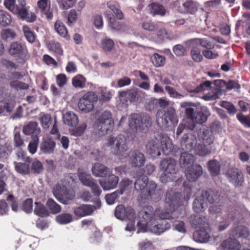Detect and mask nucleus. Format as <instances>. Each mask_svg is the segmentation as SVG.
I'll return each instance as SVG.
<instances>
[{"instance_id": "9b49d317", "label": "nucleus", "mask_w": 250, "mask_h": 250, "mask_svg": "<svg viewBox=\"0 0 250 250\" xmlns=\"http://www.w3.org/2000/svg\"><path fill=\"white\" fill-rule=\"evenodd\" d=\"M98 98L93 92H88L84 94L79 100L78 108L84 113L91 111L94 108V104Z\"/></svg>"}, {"instance_id": "e2e57ef3", "label": "nucleus", "mask_w": 250, "mask_h": 250, "mask_svg": "<svg viewBox=\"0 0 250 250\" xmlns=\"http://www.w3.org/2000/svg\"><path fill=\"white\" fill-rule=\"evenodd\" d=\"M15 2L16 0H4L3 4L7 9L15 13L18 12V8L15 6Z\"/></svg>"}, {"instance_id": "72a5a7b5", "label": "nucleus", "mask_w": 250, "mask_h": 250, "mask_svg": "<svg viewBox=\"0 0 250 250\" xmlns=\"http://www.w3.org/2000/svg\"><path fill=\"white\" fill-rule=\"evenodd\" d=\"M143 93L142 91L138 89L132 88L126 91L119 92V94L122 98L127 97L128 100L132 101L138 99Z\"/></svg>"}, {"instance_id": "774afa93", "label": "nucleus", "mask_w": 250, "mask_h": 250, "mask_svg": "<svg viewBox=\"0 0 250 250\" xmlns=\"http://www.w3.org/2000/svg\"><path fill=\"white\" fill-rule=\"evenodd\" d=\"M220 105L226 108L229 114H234L236 112V108L234 105L229 102L223 101Z\"/></svg>"}, {"instance_id": "1a4fd4ad", "label": "nucleus", "mask_w": 250, "mask_h": 250, "mask_svg": "<svg viewBox=\"0 0 250 250\" xmlns=\"http://www.w3.org/2000/svg\"><path fill=\"white\" fill-rule=\"evenodd\" d=\"M53 194L59 201L65 205L68 204L75 197L74 190L66 189L61 183H58L54 188Z\"/></svg>"}, {"instance_id": "dca6fc26", "label": "nucleus", "mask_w": 250, "mask_h": 250, "mask_svg": "<svg viewBox=\"0 0 250 250\" xmlns=\"http://www.w3.org/2000/svg\"><path fill=\"white\" fill-rule=\"evenodd\" d=\"M104 14L107 18L108 26L111 30L121 32L128 31V26L125 23L117 21L113 14L107 11L105 12Z\"/></svg>"}, {"instance_id": "69168bd1", "label": "nucleus", "mask_w": 250, "mask_h": 250, "mask_svg": "<svg viewBox=\"0 0 250 250\" xmlns=\"http://www.w3.org/2000/svg\"><path fill=\"white\" fill-rule=\"evenodd\" d=\"M142 27L145 30L153 31L159 27L158 24L153 22L145 21L142 23Z\"/></svg>"}, {"instance_id": "a18cd8bd", "label": "nucleus", "mask_w": 250, "mask_h": 250, "mask_svg": "<svg viewBox=\"0 0 250 250\" xmlns=\"http://www.w3.org/2000/svg\"><path fill=\"white\" fill-rule=\"evenodd\" d=\"M46 206L52 214H57L61 211V206L52 199H49L47 201Z\"/></svg>"}, {"instance_id": "f03ea898", "label": "nucleus", "mask_w": 250, "mask_h": 250, "mask_svg": "<svg viewBox=\"0 0 250 250\" xmlns=\"http://www.w3.org/2000/svg\"><path fill=\"white\" fill-rule=\"evenodd\" d=\"M106 145L111 147L112 153L119 159L124 160L128 156V163L132 167H142L146 162L144 155L140 151L134 150L128 153L126 140L122 134L116 137L110 136L107 139Z\"/></svg>"}, {"instance_id": "cd10ccee", "label": "nucleus", "mask_w": 250, "mask_h": 250, "mask_svg": "<svg viewBox=\"0 0 250 250\" xmlns=\"http://www.w3.org/2000/svg\"><path fill=\"white\" fill-rule=\"evenodd\" d=\"M194 162V156L187 152L182 153L181 155L179 163L181 167L188 168L192 166Z\"/></svg>"}, {"instance_id": "338daca9", "label": "nucleus", "mask_w": 250, "mask_h": 250, "mask_svg": "<svg viewBox=\"0 0 250 250\" xmlns=\"http://www.w3.org/2000/svg\"><path fill=\"white\" fill-rule=\"evenodd\" d=\"M10 85L17 89H27L29 87L27 84L17 80L12 81L10 83Z\"/></svg>"}, {"instance_id": "a211bd4d", "label": "nucleus", "mask_w": 250, "mask_h": 250, "mask_svg": "<svg viewBox=\"0 0 250 250\" xmlns=\"http://www.w3.org/2000/svg\"><path fill=\"white\" fill-rule=\"evenodd\" d=\"M146 148L147 152L154 158L159 156L161 154L160 142L159 140L156 137L149 139Z\"/></svg>"}, {"instance_id": "58836bf2", "label": "nucleus", "mask_w": 250, "mask_h": 250, "mask_svg": "<svg viewBox=\"0 0 250 250\" xmlns=\"http://www.w3.org/2000/svg\"><path fill=\"white\" fill-rule=\"evenodd\" d=\"M34 211L35 214L41 217L48 216L49 215V212L45 207L42 204L38 202L35 203Z\"/></svg>"}, {"instance_id": "79ce46f5", "label": "nucleus", "mask_w": 250, "mask_h": 250, "mask_svg": "<svg viewBox=\"0 0 250 250\" xmlns=\"http://www.w3.org/2000/svg\"><path fill=\"white\" fill-rule=\"evenodd\" d=\"M16 171L21 174H27L29 173L30 169L29 165L25 163L14 162Z\"/></svg>"}, {"instance_id": "4d7b16f0", "label": "nucleus", "mask_w": 250, "mask_h": 250, "mask_svg": "<svg viewBox=\"0 0 250 250\" xmlns=\"http://www.w3.org/2000/svg\"><path fill=\"white\" fill-rule=\"evenodd\" d=\"M165 89L167 92L169 96L172 98L180 99L184 97V95L179 93L174 88L171 86L167 85Z\"/></svg>"}, {"instance_id": "5fc2aeb1", "label": "nucleus", "mask_w": 250, "mask_h": 250, "mask_svg": "<svg viewBox=\"0 0 250 250\" xmlns=\"http://www.w3.org/2000/svg\"><path fill=\"white\" fill-rule=\"evenodd\" d=\"M151 13L153 15H160L163 16L165 14L166 11L164 7L157 3H152L151 5Z\"/></svg>"}, {"instance_id": "3c124183", "label": "nucleus", "mask_w": 250, "mask_h": 250, "mask_svg": "<svg viewBox=\"0 0 250 250\" xmlns=\"http://www.w3.org/2000/svg\"><path fill=\"white\" fill-rule=\"evenodd\" d=\"M197 154L201 156H205L210 153L211 150L207 146H204L203 144L196 146L194 148Z\"/></svg>"}, {"instance_id": "864d4df0", "label": "nucleus", "mask_w": 250, "mask_h": 250, "mask_svg": "<svg viewBox=\"0 0 250 250\" xmlns=\"http://www.w3.org/2000/svg\"><path fill=\"white\" fill-rule=\"evenodd\" d=\"M121 195L118 190L112 193L106 194L105 196V199L107 204L108 205L114 204Z\"/></svg>"}, {"instance_id": "37998d69", "label": "nucleus", "mask_w": 250, "mask_h": 250, "mask_svg": "<svg viewBox=\"0 0 250 250\" xmlns=\"http://www.w3.org/2000/svg\"><path fill=\"white\" fill-rule=\"evenodd\" d=\"M11 22L12 18L10 14L4 10H0V25L6 26L10 24Z\"/></svg>"}, {"instance_id": "c9c22d12", "label": "nucleus", "mask_w": 250, "mask_h": 250, "mask_svg": "<svg viewBox=\"0 0 250 250\" xmlns=\"http://www.w3.org/2000/svg\"><path fill=\"white\" fill-rule=\"evenodd\" d=\"M149 182L147 177L145 175H141L137 178L134 183L135 189L141 192L146 190L145 188H146L147 184Z\"/></svg>"}, {"instance_id": "bb28decb", "label": "nucleus", "mask_w": 250, "mask_h": 250, "mask_svg": "<svg viewBox=\"0 0 250 250\" xmlns=\"http://www.w3.org/2000/svg\"><path fill=\"white\" fill-rule=\"evenodd\" d=\"M160 146L161 151L166 155L169 154L173 149V145L172 140L167 135H163L161 137Z\"/></svg>"}, {"instance_id": "4468645a", "label": "nucleus", "mask_w": 250, "mask_h": 250, "mask_svg": "<svg viewBox=\"0 0 250 250\" xmlns=\"http://www.w3.org/2000/svg\"><path fill=\"white\" fill-rule=\"evenodd\" d=\"M9 52L12 55H16L20 63L25 62L29 58L27 49L18 42H14L11 44Z\"/></svg>"}, {"instance_id": "a878e982", "label": "nucleus", "mask_w": 250, "mask_h": 250, "mask_svg": "<svg viewBox=\"0 0 250 250\" xmlns=\"http://www.w3.org/2000/svg\"><path fill=\"white\" fill-rule=\"evenodd\" d=\"M199 139L204 146H208L214 141L212 131L209 129H203L199 134Z\"/></svg>"}, {"instance_id": "4c0bfd02", "label": "nucleus", "mask_w": 250, "mask_h": 250, "mask_svg": "<svg viewBox=\"0 0 250 250\" xmlns=\"http://www.w3.org/2000/svg\"><path fill=\"white\" fill-rule=\"evenodd\" d=\"M56 220L61 225H66L73 221V216L69 213H62L56 217Z\"/></svg>"}, {"instance_id": "20e7f679", "label": "nucleus", "mask_w": 250, "mask_h": 250, "mask_svg": "<svg viewBox=\"0 0 250 250\" xmlns=\"http://www.w3.org/2000/svg\"><path fill=\"white\" fill-rule=\"evenodd\" d=\"M114 126L112 113L109 110H104L97 114L93 124V131L97 135L104 136L111 131Z\"/></svg>"}, {"instance_id": "6e6d98bb", "label": "nucleus", "mask_w": 250, "mask_h": 250, "mask_svg": "<svg viewBox=\"0 0 250 250\" xmlns=\"http://www.w3.org/2000/svg\"><path fill=\"white\" fill-rule=\"evenodd\" d=\"M0 35L2 39L4 41L13 40L16 37L15 33L9 29H3Z\"/></svg>"}, {"instance_id": "9d476101", "label": "nucleus", "mask_w": 250, "mask_h": 250, "mask_svg": "<svg viewBox=\"0 0 250 250\" xmlns=\"http://www.w3.org/2000/svg\"><path fill=\"white\" fill-rule=\"evenodd\" d=\"M162 189L154 181H150L147 183L146 190L142 191L140 196L142 199L157 202L162 198Z\"/></svg>"}, {"instance_id": "7ed1b4c3", "label": "nucleus", "mask_w": 250, "mask_h": 250, "mask_svg": "<svg viewBox=\"0 0 250 250\" xmlns=\"http://www.w3.org/2000/svg\"><path fill=\"white\" fill-rule=\"evenodd\" d=\"M182 108H185L188 117L193 123L202 124L206 122L210 113L205 106H197L191 102H184L180 104Z\"/></svg>"}, {"instance_id": "8fccbe9b", "label": "nucleus", "mask_w": 250, "mask_h": 250, "mask_svg": "<svg viewBox=\"0 0 250 250\" xmlns=\"http://www.w3.org/2000/svg\"><path fill=\"white\" fill-rule=\"evenodd\" d=\"M107 4L108 7L114 12L117 19L119 20H122L124 19V14L120 10L119 6L117 4L109 2H108Z\"/></svg>"}, {"instance_id": "423d86ee", "label": "nucleus", "mask_w": 250, "mask_h": 250, "mask_svg": "<svg viewBox=\"0 0 250 250\" xmlns=\"http://www.w3.org/2000/svg\"><path fill=\"white\" fill-rule=\"evenodd\" d=\"M114 214L115 216L119 220H123L127 218L129 220V222L125 228V231L132 232L135 230V211L131 207L125 208L123 205H119L115 208Z\"/></svg>"}, {"instance_id": "e433bc0d", "label": "nucleus", "mask_w": 250, "mask_h": 250, "mask_svg": "<svg viewBox=\"0 0 250 250\" xmlns=\"http://www.w3.org/2000/svg\"><path fill=\"white\" fill-rule=\"evenodd\" d=\"M202 191H204L202 190ZM207 193V196H205L206 201H208L211 204H218L220 201V195L216 191L208 190L205 191Z\"/></svg>"}, {"instance_id": "aec40b11", "label": "nucleus", "mask_w": 250, "mask_h": 250, "mask_svg": "<svg viewBox=\"0 0 250 250\" xmlns=\"http://www.w3.org/2000/svg\"><path fill=\"white\" fill-rule=\"evenodd\" d=\"M227 175L229 181L235 187L241 186L244 182V178L242 172L237 168L229 169Z\"/></svg>"}, {"instance_id": "c756f323", "label": "nucleus", "mask_w": 250, "mask_h": 250, "mask_svg": "<svg viewBox=\"0 0 250 250\" xmlns=\"http://www.w3.org/2000/svg\"><path fill=\"white\" fill-rule=\"evenodd\" d=\"M221 247L224 250H236L240 247V243L235 238L229 237L222 242Z\"/></svg>"}, {"instance_id": "c85d7f7f", "label": "nucleus", "mask_w": 250, "mask_h": 250, "mask_svg": "<svg viewBox=\"0 0 250 250\" xmlns=\"http://www.w3.org/2000/svg\"><path fill=\"white\" fill-rule=\"evenodd\" d=\"M63 121L65 125L73 127L78 124L79 118L75 113L69 111L63 115Z\"/></svg>"}, {"instance_id": "393cba45", "label": "nucleus", "mask_w": 250, "mask_h": 250, "mask_svg": "<svg viewBox=\"0 0 250 250\" xmlns=\"http://www.w3.org/2000/svg\"><path fill=\"white\" fill-rule=\"evenodd\" d=\"M198 3L191 0H188L184 2L180 7L181 12L193 14L198 10Z\"/></svg>"}, {"instance_id": "7c9ffc66", "label": "nucleus", "mask_w": 250, "mask_h": 250, "mask_svg": "<svg viewBox=\"0 0 250 250\" xmlns=\"http://www.w3.org/2000/svg\"><path fill=\"white\" fill-rule=\"evenodd\" d=\"M208 228L201 229L195 231L193 235V239L199 243H206L209 239V235L207 231Z\"/></svg>"}, {"instance_id": "6ab92c4d", "label": "nucleus", "mask_w": 250, "mask_h": 250, "mask_svg": "<svg viewBox=\"0 0 250 250\" xmlns=\"http://www.w3.org/2000/svg\"><path fill=\"white\" fill-rule=\"evenodd\" d=\"M207 193L205 191H201L199 195L194 200L193 203V209L195 212H202L207 208V203L205 198Z\"/></svg>"}, {"instance_id": "f8f14e48", "label": "nucleus", "mask_w": 250, "mask_h": 250, "mask_svg": "<svg viewBox=\"0 0 250 250\" xmlns=\"http://www.w3.org/2000/svg\"><path fill=\"white\" fill-rule=\"evenodd\" d=\"M79 178L81 183L85 186L90 188L93 194L99 196L102 193V190L98 186L95 180H94L90 174L85 172H78Z\"/></svg>"}, {"instance_id": "c03bdc74", "label": "nucleus", "mask_w": 250, "mask_h": 250, "mask_svg": "<svg viewBox=\"0 0 250 250\" xmlns=\"http://www.w3.org/2000/svg\"><path fill=\"white\" fill-rule=\"evenodd\" d=\"M208 168L213 176L218 175L220 172V164L216 160H211L208 162Z\"/></svg>"}, {"instance_id": "f3484780", "label": "nucleus", "mask_w": 250, "mask_h": 250, "mask_svg": "<svg viewBox=\"0 0 250 250\" xmlns=\"http://www.w3.org/2000/svg\"><path fill=\"white\" fill-rule=\"evenodd\" d=\"M180 144L183 150L191 151L197 145L196 137L191 133L185 134L181 139Z\"/></svg>"}, {"instance_id": "ea45409f", "label": "nucleus", "mask_w": 250, "mask_h": 250, "mask_svg": "<svg viewBox=\"0 0 250 250\" xmlns=\"http://www.w3.org/2000/svg\"><path fill=\"white\" fill-rule=\"evenodd\" d=\"M133 182L128 178H125L122 180L120 184V189L118 190L120 194H123L125 192H129L132 188Z\"/></svg>"}, {"instance_id": "052dcab7", "label": "nucleus", "mask_w": 250, "mask_h": 250, "mask_svg": "<svg viewBox=\"0 0 250 250\" xmlns=\"http://www.w3.org/2000/svg\"><path fill=\"white\" fill-rule=\"evenodd\" d=\"M190 54L192 59L196 62H201L203 59L201 51L198 48L191 49Z\"/></svg>"}, {"instance_id": "603ef678", "label": "nucleus", "mask_w": 250, "mask_h": 250, "mask_svg": "<svg viewBox=\"0 0 250 250\" xmlns=\"http://www.w3.org/2000/svg\"><path fill=\"white\" fill-rule=\"evenodd\" d=\"M48 49L54 52L56 54L58 55H62L63 53L62 49L59 43L51 42H50L48 45Z\"/></svg>"}, {"instance_id": "412c9836", "label": "nucleus", "mask_w": 250, "mask_h": 250, "mask_svg": "<svg viewBox=\"0 0 250 250\" xmlns=\"http://www.w3.org/2000/svg\"><path fill=\"white\" fill-rule=\"evenodd\" d=\"M202 167L198 164L194 165L191 167L186 168L185 175L187 180L190 182H194L202 174Z\"/></svg>"}, {"instance_id": "09e8293b", "label": "nucleus", "mask_w": 250, "mask_h": 250, "mask_svg": "<svg viewBox=\"0 0 250 250\" xmlns=\"http://www.w3.org/2000/svg\"><path fill=\"white\" fill-rule=\"evenodd\" d=\"M56 31L62 37H66L67 34V30L64 24L60 21H57L55 24Z\"/></svg>"}, {"instance_id": "0e129e2a", "label": "nucleus", "mask_w": 250, "mask_h": 250, "mask_svg": "<svg viewBox=\"0 0 250 250\" xmlns=\"http://www.w3.org/2000/svg\"><path fill=\"white\" fill-rule=\"evenodd\" d=\"M237 118L245 127L250 128V116L238 114Z\"/></svg>"}, {"instance_id": "4be33fe9", "label": "nucleus", "mask_w": 250, "mask_h": 250, "mask_svg": "<svg viewBox=\"0 0 250 250\" xmlns=\"http://www.w3.org/2000/svg\"><path fill=\"white\" fill-rule=\"evenodd\" d=\"M107 179L100 180L99 183L104 190H109L115 188L119 182V177L114 174H110Z\"/></svg>"}, {"instance_id": "ddd939ff", "label": "nucleus", "mask_w": 250, "mask_h": 250, "mask_svg": "<svg viewBox=\"0 0 250 250\" xmlns=\"http://www.w3.org/2000/svg\"><path fill=\"white\" fill-rule=\"evenodd\" d=\"M101 206V202L100 199L97 198L94 201V205L89 204L82 205L74 209V213L78 217L90 215L95 210L100 209Z\"/></svg>"}, {"instance_id": "de8ad7c7", "label": "nucleus", "mask_w": 250, "mask_h": 250, "mask_svg": "<svg viewBox=\"0 0 250 250\" xmlns=\"http://www.w3.org/2000/svg\"><path fill=\"white\" fill-rule=\"evenodd\" d=\"M22 31L27 41L30 43H33L35 40V35L30 28L27 25L22 26Z\"/></svg>"}, {"instance_id": "39448f33", "label": "nucleus", "mask_w": 250, "mask_h": 250, "mask_svg": "<svg viewBox=\"0 0 250 250\" xmlns=\"http://www.w3.org/2000/svg\"><path fill=\"white\" fill-rule=\"evenodd\" d=\"M152 120L146 114H131L128 118V126L133 132H140L150 126Z\"/></svg>"}, {"instance_id": "bf43d9fd", "label": "nucleus", "mask_w": 250, "mask_h": 250, "mask_svg": "<svg viewBox=\"0 0 250 250\" xmlns=\"http://www.w3.org/2000/svg\"><path fill=\"white\" fill-rule=\"evenodd\" d=\"M102 47L104 51H109L113 47L114 42L112 40L105 38L102 40Z\"/></svg>"}, {"instance_id": "680f3d73", "label": "nucleus", "mask_w": 250, "mask_h": 250, "mask_svg": "<svg viewBox=\"0 0 250 250\" xmlns=\"http://www.w3.org/2000/svg\"><path fill=\"white\" fill-rule=\"evenodd\" d=\"M86 127L87 125L86 123H82L78 127L72 130V134L75 136H80L83 134Z\"/></svg>"}, {"instance_id": "a19ab883", "label": "nucleus", "mask_w": 250, "mask_h": 250, "mask_svg": "<svg viewBox=\"0 0 250 250\" xmlns=\"http://www.w3.org/2000/svg\"><path fill=\"white\" fill-rule=\"evenodd\" d=\"M150 60L153 65L156 67L163 66L166 62L165 57L158 53H154L150 57Z\"/></svg>"}, {"instance_id": "2f4dec72", "label": "nucleus", "mask_w": 250, "mask_h": 250, "mask_svg": "<svg viewBox=\"0 0 250 250\" xmlns=\"http://www.w3.org/2000/svg\"><path fill=\"white\" fill-rule=\"evenodd\" d=\"M190 222L192 226L196 229L208 228V225L205 217H201L200 215L191 216Z\"/></svg>"}, {"instance_id": "2eb2a0df", "label": "nucleus", "mask_w": 250, "mask_h": 250, "mask_svg": "<svg viewBox=\"0 0 250 250\" xmlns=\"http://www.w3.org/2000/svg\"><path fill=\"white\" fill-rule=\"evenodd\" d=\"M230 237L240 238L246 245L250 247V233L248 229L243 226L232 228L229 232Z\"/></svg>"}, {"instance_id": "13d9d810", "label": "nucleus", "mask_w": 250, "mask_h": 250, "mask_svg": "<svg viewBox=\"0 0 250 250\" xmlns=\"http://www.w3.org/2000/svg\"><path fill=\"white\" fill-rule=\"evenodd\" d=\"M39 142V137L32 138L28 146V150L31 154H34L37 152Z\"/></svg>"}, {"instance_id": "6e6552de", "label": "nucleus", "mask_w": 250, "mask_h": 250, "mask_svg": "<svg viewBox=\"0 0 250 250\" xmlns=\"http://www.w3.org/2000/svg\"><path fill=\"white\" fill-rule=\"evenodd\" d=\"M156 122L162 128H167L171 125H175L178 123L175 110L171 108L167 112L162 110L158 111L156 114Z\"/></svg>"}, {"instance_id": "49530a36", "label": "nucleus", "mask_w": 250, "mask_h": 250, "mask_svg": "<svg viewBox=\"0 0 250 250\" xmlns=\"http://www.w3.org/2000/svg\"><path fill=\"white\" fill-rule=\"evenodd\" d=\"M72 84L75 87L83 88L85 85L86 79L82 75H78L72 79Z\"/></svg>"}, {"instance_id": "b1692460", "label": "nucleus", "mask_w": 250, "mask_h": 250, "mask_svg": "<svg viewBox=\"0 0 250 250\" xmlns=\"http://www.w3.org/2000/svg\"><path fill=\"white\" fill-rule=\"evenodd\" d=\"M41 130L38 126L37 123L31 122L25 125L23 128V132L27 135H31L32 138L39 137Z\"/></svg>"}, {"instance_id": "f257e3e1", "label": "nucleus", "mask_w": 250, "mask_h": 250, "mask_svg": "<svg viewBox=\"0 0 250 250\" xmlns=\"http://www.w3.org/2000/svg\"><path fill=\"white\" fill-rule=\"evenodd\" d=\"M190 194L183 197L181 193L172 189L167 191L166 195L165 203L166 206L162 210L156 209L153 212L151 206L144 208L139 212L137 227V233L146 232L147 230L159 235L170 228V224L166 219L177 218L178 211L175 209V206L184 204L189 199Z\"/></svg>"}, {"instance_id": "f704fd0d", "label": "nucleus", "mask_w": 250, "mask_h": 250, "mask_svg": "<svg viewBox=\"0 0 250 250\" xmlns=\"http://www.w3.org/2000/svg\"><path fill=\"white\" fill-rule=\"evenodd\" d=\"M11 152L10 144L5 140L0 139V158H7Z\"/></svg>"}, {"instance_id": "473e14b6", "label": "nucleus", "mask_w": 250, "mask_h": 250, "mask_svg": "<svg viewBox=\"0 0 250 250\" xmlns=\"http://www.w3.org/2000/svg\"><path fill=\"white\" fill-rule=\"evenodd\" d=\"M55 143L50 138H44L41 145V149L44 153L49 154L53 152Z\"/></svg>"}, {"instance_id": "5701e85b", "label": "nucleus", "mask_w": 250, "mask_h": 250, "mask_svg": "<svg viewBox=\"0 0 250 250\" xmlns=\"http://www.w3.org/2000/svg\"><path fill=\"white\" fill-rule=\"evenodd\" d=\"M93 174L97 177H104L112 173V171L104 165L96 163L92 167Z\"/></svg>"}, {"instance_id": "0eeeda50", "label": "nucleus", "mask_w": 250, "mask_h": 250, "mask_svg": "<svg viewBox=\"0 0 250 250\" xmlns=\"http://www.w3.org/2000/svg\"><path fill=\"white\" fill-rule=\"evenodd\" d=\"M160 167L164 172L160 177L161 182L167 183L174 180L178 168L176 162L173 159L167 158L162 160L160 164Z\"/></svg>"}]
</instances>
